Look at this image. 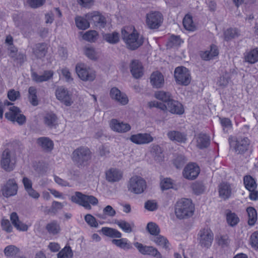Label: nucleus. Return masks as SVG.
<instances>
[{"mask_svg": "<svg viewBox=\"0 0 258 258\" xmlns=\"http://www.w3.org/2000/svg\"><path fill=\"white\" fill-rule=\"evenodd\" d=\"M19 252V249L14 245H10L5 247L4 250L7 257H12L16 255Z\"/></svg>", "mask_w": 258, "mask_h": 258, "instance_id": "nucleus-51", "label": "nucleus"}, {"mask_svg": "<svg viewBox=\"0 0 258 258\" xmlns=\"http://www.w3.org/2000/svg\"><path fill=\"white\" fill-rule=\"evenodd\" d=\"M103 38L106 42L110 44H114L118 42L119 35L118 33L113 32L111 33H105L103 34Z\"/></svg>", "mask_w": 258, "mask_h": 258, "instance_id": "nucleus-40", "label": "nucleus"}, {"mask_svg": "<svg viewBox=\"0 0 258 258\" xmlns=\"http://www.w3.org/2000/svg\"><path fill=\"white\" fill-rule=\"evenodd\" d=\"M151 153L154 159L158 162L162 161L164 155L161 148L157 145H153L151 150Z\"/></svg>", "mask_w": 258, "mask_h": 258, "instance_id": "nucleus-35", "label": "nucleus"}, {"mask_svg": "<svg viewBox=\"0 0 258 258\" xmlns=\"http://www.w3.org/2000/svg\"><path fill=\"white\" fill-rule=\"evenodd\" d=\"M240 35V31L236 28H229L224 32L225 40H229L238 37Z\"/></svg>", "mask_w": 258, "mask_h": 258, "instance_id": "nucleus-47", "label": "nucleus"}, {"mask_svg": "<svg viewBox=\"0 0 258 258\" xmlns=\"http://www.w3.org/2000/svg\"><path fill=\"white\" fill-rule=\"evenodd\" d=\"M167 136L170 141L175 142L185 143L187 140L186 135L178 131H170L167 133Z\"/></svg>", "mask_w": 258, "mask_h": 258, "instance_id": "nucleus-23", "label": "nucleus"}, {"mask_svg": "<svg viewBox=\"0 0 258 258\" xmlns=\"http://www.w3.org/2000/svg\"><path fill=\"white\" fill-rule=\"evenodd\" d=\"M111 242L112 244L124 250H128L133 247L132 244L128 242L125 238L113 239L111 240Z\"/></svg>", "mask_w": 258, "mask_h": 258, "instance_id": "nucleus-38", "label": "nucleus"}, {"mask_svg": "<svg viewBox=\"0 0 258 258\" xmlns=\"http://www.w3.org/2000/svg\"><path fill=\"white\" fill-rule=\"evenodd\" d=\"M91 158V152L85 147L77 148L72 154V161L79 167L84 166Z\"/></svg>", "mask_w": 258, "mask_h": 258, "instance_id": "nucleus-2", "label": "nucleus"}, {"mask_svg": "<svg viewBox=\"0 0 258 258\" xmlns=\"http://www.w3.org/2000/svg\"><path fill=\"white\" fill-rule=\"evenodd\" d=\"M173 183L170 178H165L163 179L161 183L160 186L161 189L164 190H167L172 187Z\"/></svg>", "mask_w": 258, "mask_h": 258, "instance_id": "nucleus-59", "label": "nucleus"}, {"mask_svg": "<svg viewBox=\"0 0 258 258\" xmlns=\"http://www.w3.org/2000/svg\"><path fill=\"white\" fill-rule=\"evenodd\" d=\"M46 229L50 234L55 235L59 232L60 226L56 221H53L47 224Z\"/></svg>", "mask_w": 258, "mask_h": 258, "instance_id": "nucleus-48", "label": "nucleus"}, {"mask_svg": "<svg viewBox=\"0 0 258 258\" xmlns=\"http://www.w3.org/2000/svg\"><path fill=\"white\" fill-rule=\"evenodd\" d=\"M109 125L112 131L118 133H125L131 130V126L128 123L115 118L109 121Z\"/></svg>", "mask_w": 258, "mask_h": 258, "instance_id": "nucleus-17", "label": "nucleus"}, {"mask_svg": "<svg viewBox=\"0 0 258 258\" xmlns=\"http://www.w3.org/2000/svg\"><path fill=\"white\" fill-rule=\"evenodd\" d=\"M185 158L181 155L177 156L174 161V164L177 168H180L185 164Z\"/></svg>", "mask_w": 258, "mask_h": 258, "instance_id": "nucleus-63", "label": "nucleus"}, {"mask_svg": "<svg viewBox=\"0 0 258 258\" xmlns=\"http://www.w3.org/2000/svg\"><path fill=\"white\" fill-rule=\"evenodd\" d=\"M18 186L14 179H9L2 188L3 195L8 198L15 196L18 192Z\"/></svg>", "mask_w": 258, "mask_h": 258, "instance_id": "nucleus-18", "label": "nucleus"}, {"mask_svg": "<svg viewBox=\"0 0 258 258\" xmlns=\"http://www.w3.org/2000/svg\"><path fill=\"white\" fill-rule=\"evenodd\" d=\"M130 70L133 76L136 79L141 78L144 74L142 63L138 60H133L130 64Z\"/></svg>", "mask_w": 258, "mask_h": 258, "instance_id": "nucleus-24", "label": "nucleus"}, {"mask_svg": "<svg viewBox=\"0 0 258 258\" xmlns=\"http://www.w3.org/2000/svg\"><path fill=\"white\" fill-rule=\"evenodd\" d=\"M122 37L127 47L132 50H135L141 46L144 42V38L136 30L129 34L126 30H122Z\"/></svg>", "mask_w": 258, "mask_h": 258, "instance_id": "nucleus-4", "label": "nucleus"}, {"mask_svg": "<svg viewBox=\"0 0 258 258\" xmlns=\"http://www.w3.org/2000/svg\"><path fill=\"white\" fill-rule=\"evenodd\" d=\"M146 228L151 235L156 236L160 233V228H159L158 226L155 223H149L147 224Z\"/></svg>", "mask_w": 258, "mask_h": 258, "instance_id": "nucleus-54", "label": "nucleus"}, {"mask_svg": "<svg viewBox=\"0 0 258 258\" xmlns=\"http://www.w3.org/2000/svg\"><path fill=\"white\" fill-rule=\"evenodd\" d=\"M174 78L178 85L187 86L191 81L189 71L184 67H177L174 71Z\"/></svg>", "mask_w": 258, "mask_h": 258, "instance_id": "nucleus-8", "label": "nucleus"}, {"mask_svg": "<svg viewBox=\"0 0 258 258\" xmlns=\"http://www.w3.org/2000/svg\"><path fill=\"white\" fill-rule=\"evenodd\" d=\"M130 140L132 142L137 145H144L152 142L154 138L150 134L139 133L132 135Z\"/></svg>", "mask_w": 258, "mask_h": 258, "instance_id": "nucleus-19", "label": "nucleus"}, {"mask_svg": "<svg viewBox=\"0 0 258 258\" xmlns=\"http://www.w3.org/2000/svg\"><path fill=\"white\" fill-rule=\"evenodd\" d=\"M198 235V240L201 246L208 248L213 240L214 235L212 231L208 228L204 229L199 232Z\"/></svg>", "mask_w": 258, "mask_h": 258, "instance_id": "nucleus-11", "label": "nucleus"}, {"mask_svg": "<svg viewBox=\"0 0 258 258\" xmlns=\"http://www.w3.org/2000/svg\"><path fill=\"white\" fill-rule=\"evenodd\" d=\"M229 79L228 74L226 73L225 75L219 78L217 84L221 87H225L228 85L229 83Z\"/></svg>", "mask_w": 258, "mask_h": 258, "instance_id": "nucleus-61", "label": "nucleus"}, {"mask_svg": "<svg viewBox=\"0 0 258 258\" xmlns=\"http://www.w3.org/2000/svg\"><path fill=\"white\" fill-rule=\"evenodd\" d=\"M225 214L226 221L229 225L233 227L238 224L239 219L235 213L232 212L229 210H227L225 211Z\"/></svg>", "mask_w": 258, "mask_h": 258, "instance_id": "nucleus-37", "label": "nucleus"}, {"mask_svg": "<svg viewBox=\"0 0 258 258\" xmlns=\"http://www.w3.org/2000/svg\"><path fill=\"white\" fill-rule=\"evenodd\" d=\"M76 71L79 77L84 81H93L96 78L95 72L84 63H78Z\"/></svg>", "mask_w": 258, "mask_h": 258, "instance_id": "nucleus-7", "label": "nucleus"}, {"mask_svg": "<svg viewBox=\"0 0 258 258\" xmlns=\"http://www.w3.org/2000/svg\"><path fill=\"white\" fill-rule=\"evenodd\" d=\"M243 181L245 187L247 190H253V189H256V182L251 176L249 175L244 176Z\"/></svg>", "mask_w": 258, "mask_h": 258, "instance_id": "nucleus-44", "label": "nucleus"}, {"mask_svg": "<svg viewBox=\"0 0 258 258\" xmlns=\"http://www.w3.org/2000/svg\"><path fill=\"white\" fill-rule=\"evenodd\" d=\"M109 94L111 99L120 105L124 106L128 103L129 100L126 94L116 87L112 88Z\"/></svg>", "mask_w": 258, "mask_h": 258, "instance_id": "nucleus-15", "label": "nucleus"}, {"mask_svg": "<svg viewBox=\"0 0 258 258\" xmlns=\"http://www.w3.org/2000/svg\"><path fill=\"white\" fill-rule=\"evenodd\" d=\"M5 116L8 120L16 121L20 125L24 124L26 120L25 116L21 113L20 109L14 106L9 107V111L5 113Z\"/></svg>", "mask_w": 258, "mask_h": 258, "instance_id": "nucleus-9", "label": "nucleus"}, {"mask_svg": "<svg viewBox=\"0 0 258 258\" xmlns=\"http://www.w3.org/2000/svg\"><path fill=\"white\" fill-rule=\"evenodd\" d=\"M10 219L14 226L19 231H26L28 229V226L21 222L19 216L16 212H13L10 216Z\"/></svg>", "mask_w": 258, "mask_h": 258, "instance_id": "nucleus-29", "label": "nucleus"}, {"mask_svg": "<svg viewBox=\"0 0 258 258\" xmlns=\"http://www.w3.org/2000/svg\"><path fill=\"white\" fill-rule=\"evenodd\" d=\"M70 199L73 203L81 206L87 210L91 209L90 204L95 206L98 203V200L96 197L84 195L79 191H76L74 195L71 196Z\"/></svg>", "mask_w": 258, "mask_h": 258, "instance_id": "nucleus-3", "label": "nucleus"}, {"mask_svg": "<svg viewBox=\"0 0 258 258\" xmlns=\"http://www.w3.org/2000/svg\"><path fill=\"white\" fill-rule=\"evenodd\" d=\"M118 227L126 233H131L135 225L133 223H129L124 220H117L115 222Z\"/></svg>", "mask_w": 258, "mask_h": 258, "instance_id": "nucleus-39", "label": "nucleus"}, {"mask_svg": "<svg viewBox=\"0 0 258 258\" xmlns=\"http://www.w3.org/2000/svg\"><path fill=\"white\" fill-rule=\"evenodd\" d=\"M85 55L91 59H97V54L95 49L92 47H86L84 48Z\"/></svg>", "mask_w": 258, "mask_h": 258, "instance_id": "nucleus-55", "label": "nucleus"}, {"mask_svg": "<svg viewBox=\"0 0 258 258\" xmlns=\"http://www.w3.org/2000/svg\"><path fill=\"white\" fill-rule=\"evenodd\" d=\"M154 96L156 99L163 102V104H166L167 102L171 99V94L169 92H166L163 91L155 92Z\"/></svg>", "mask_w": 258, "mask_h": 258, "instance_id": "nucleus-42", "label": "nucleus"}, {"mask_svg": "<svg viewBox=\"0 0 258 258\" xmlns=\"http://www.w3.org/2000/svg\"><path fill=\"white\" fill-rule=\"evenodd\" d=\"M164 105L166 108L164 109V111L169 112L172 114L176 115H181L184 112L182 104L179 101L172 98Z\"/></svg>", "mask_w": 258, "mask_h": 258, "instance_id": "nucleus-16", "label": "nucleus"}, {"mask_svg": "<svg viewBox=\"0 0 258 258\" xmlns=\"http://www.w3.org/2000/svg\"><path fill=\"white\" fill-rule=\"evenodd\" d=\"M85 17L90 23H93L96 26L104 27L106 24L105 18L97 12L88 13Z\"/></svg>", "mask_w": 258, "mask_h": 258, "instance_id": "nucleus-21", "label": "nucleus"}, {"mask_svg": "<svg viewBox=\"0 0 258 258\" xmlns=\"http://www.w3.org/2000/svg\"><path fill=\"white\" fill-rule=\"evenodd\" d=\"M43 122L49 128H56L58 125V118L53 113L46 114L43 118Z\"/></svg>", "mask_w": 258, "mask_h": 258, "instance_id": "nucleus-30", "label": "nucleus"}, {"mask_svg": "<svg viewBox=\"0 0 258 258\" xmlns=\"http://www.w3.org/2000/svg\"><path fill=\"white\" fill-rule=\"evenodd\" d=\"M98 34L95 30H90L86 32L83 36V38L89 42H94L98 38Z\"/></svg>", "mask_w": 258, "mask_h": 258, "instance_id": "nucleus-50", "label": "nucleus"}, {"mask_svg": "<svg viewBox=\"0 0 258 258\" xmlns=\"http://www.w3.org/2000/svg\"><path fill=\"white\" fill-rule=\"evenodd\" d=\"M196 140L197 146L200 149L207 148L210 144V138L205 134H198L196 137Z\"/></svg>", "mask_w": 258, "mask_h": 258, "instance_id": "nucleus-33", "label": "nucleus"}, {"mask_svg": "<svg viewBox=\"0 0 258 258\" xmlns=\"http://www.w3.org/2000/svg\"><path fill=\"white\" fill-rule=\"evenodd\" d=\"M184 28L188 31H194L196 30V26L194 24L192 18L189 15H186L183 19Z\"/></svg>", "mask_w": 258, "mask_h": 258, "instance_id": "nucleus-41", "label": "nucleus"}, {"mask_svg": "<svg viewBox=\"0 0 258 258\" xmlns=\"http://www.w3.org/2000/svg\"><path fill=\"white\" fill-rule=\"evenodd\" d=\"M57 255V258H72L73 253L70 247H65Z\"/></svg>", "mask_w": 258, "mask_h": 258, "instance_id": "nucleus-52", "label": "nucleus"}, {"mask_svg": "<svg viewBox=\"0 0 258 258\" xmlns=\"http://www.w3.org/2000/svg\"><path fill=\"white\" fill-rule=\"evenodd\" d=\"M29 100L33 106H36L38 104V100L37 97L36 89L33 87H30L28 90Z\"/></svg>", "mask_w": 258, "mask_h": 258, "instance_id": "nucleus-49", "label": "nucleus"}, {"mask_svg": "<svg viewBox=\"0 0 258 258\" xmlns=\"http://www.w3.org/2000/svg\"><path fill=\"white\" fill-rule=\"evenodd\" d=\"M146 186V182L142 177L135 175L130 179L127 188L131 192L140 194L144 192Z\"/></svg>", "mask_w": 258, "mask_h": 258, "instance_id": "nucleus-6", "label": "nucleus"}, {"mask_svg": "<svg viewBox=\"0 0 258 258\" xmlns=\"http://www.w3.org/2000/svg\"><path fill=\"white\" fill-rule=\"evenodd\" d=\"M219 195L223 200H227L232 195V188L230 184L227 183H222L218 188Z\"/></svg>", "mask_w": 258, "mask_h": 258, "instance_id": "nucleus-27", "label": "nucleus"}, {"mask_svg": "<svg viewBox=\"0 0 258 258\" xmlns=\"http://www.w3.org/2000/svg\"><path fill=\"white\" fill-rule=\"evenodd\" d=\"M250 143V140L248 138L242 137L230 142V146L234 148L236 153L243 154L248 150Z\"/></svg>", "mask_w": 258, "mask_h": 258, "instance_id": "nucleus-13", "label": "nucleus"}, {"mask_svg": "<svg viewBox=\"0 0 258 258\" xmlns=\"http://www.w3.org/2000/svg\"><path fill=\"white\" fill-rule=\"evenodd\" d=\"M153 241L158 245L162 246L165 249L169 248V243L168 240L163 236L159 234L155 236L153 239Z\"/></svg>", "mask_w": 258, "mask_h": 258, "instance_id": "nucleus-46", "label": "nucleus"}, {"mask_svg": "<svg viewBox=\"0 0 258 258\" xmlns=\"http://www.w3.org/2000/svg\"><path fill=\"white\" fill-rule=\"evenodd\" d=\"M244 60L249 63H254L258 61V48H256L244 54Z\"/></svg>", "mask_w": 258, "mask_h": 258, "instance_id": "nucleus-34", "label": "nucleus"}, {"mask_svg": "<svg viewBox=\"0 0 258 258\" xmlns=\"http://www.w3.org/2000/svg\"><path fill=\"white\" fill-rule=\"evenodd\" d=\"M150 82L153 87L161 88L164 84V77L161 73L158 71L153 72L150 77Z\"/></svg>", "mask_w": 258, "mask_h": 258, "instance_id": "nucleus-26", "label": "nucleus"}, {"mask_svg": "<svg viewBox=\"0 0 258 258\" xmlns=\"http://www.w3.org/2000/svg\"><path fill=\"white\" fill-rule=\"evenodd\" d=\"M101 231L102 233L106 236L111 238H121L122 234L121 233L115 229H113L109 227H103L102 228Z\"/></svg>", "mask_w": 258, "mask_h": 258, "instance_id": "nucleus-36", "label": "nucleus"}, {"mask_svg": "<svg viewBox=\"0 0 258 258\" xmlns=\"http://www.w3.org/2000/svg\"><path fill=\"white\" fill-rule=\"evenodd\" d=\"M77 27L81 30H85L90 26V22L86 17L85 18L79 17L76 18Z\"/></svg>", "mask_w": 258, "mask_h": 258, "instance_id": "nucleus-45", "label": "nucleus"}, {"mask_svg": "<svg viewBox=\"0 0 258 258\" xmlns=\"http://www.w3.org/2000/svg\"><path fill=\"white\" fill-rule=\"evenodd\" d=\"M20 96L19 91L11 89L8 92V97L11 101H14L18 99Z\"/></svg>", "mask_w": 258, "mask_h": 258, "instance_id": "nucleus-62", "label": "nucleus"}, {"mask_svg": "<svg viewBox=\"0 0 258 258\" xmlns=\"http://www.w3.org/2000/svg\"><path fill=\"white\" fill-rule=\"evenodd\" d=\"M194 211V205L188 199H181L175 205V215L179 219H187L191 217Z\"/></svg>", "mask_w": 258, "mask_h": 258, "instance_id": "nucleus-1", "label": "nucleus"}, {"mask_svg": "<svg viewBox=\"0 0 258 258\" xmlns=\"http://www.w3.org/2000/svg\"><path fill=\"white\" fill-rule=\"evenodd\" d=\"M134 245L142 254L149 255L155 258H163L161 253L153 246L144 245L138 242L134 243Z\"/></svg>", "mask_w": 258, "mask_h": 258, "instance_id": "nucleus-14", "label": "nucleus"}, {"mask_svg": "<svg viewBox=\"0 0 258 258\" xmlns=\"http://www.w3.org/2000/svg\"><path fill=\"white\" fill-rule=\"evenodd\" d=\"M53 75L52 71H45L43 75H38L36 73H33L32 77L34 81L37 83L45 82L50 79Z\"/></svg>", "mask_w": 258, "mask_h": 258, "instance_id": "nucleus-32", "label": "nucleus"}, {"mask_svg": "<svg viewBox=\"0 0 258 258\" xmlns=\"http://www.w3.org/2000/svg\"><path fill=\"white\" fill-rule=\"evenodd\" d=\"M55 94L56 99L66 106H70L73 103L72 94L64 87H58Z\"/></svg>", "mask_w": 258, "mask_h": 258, "instance_id": "nucleus-10", "label": "nucleus"}, {"mask_svg": "<svg viewBox=\"0 0 258 258\" xmlns=\"http://www.w3.org/2000/svg\"><path fill=\"white\" fill-rule=\"evenodd\" d=\"M37 143L45 152H49L53 149V141L48 137L39 138Z\"/></svg>", "mask_w": 258, "mask_h": 258, "instance_id": "nucleus-28", "label": "nucleus"}, {"mask_svg": "<svg viewBox=\"0 0 258 258\" xmlns=\"http://www.w3.org/2000/svg\"><path fill=\"white\" fill-rule=\"evenodd\" d=\"M162 22V15L158 12H151L146 15V22L148 27L151 29H157Z\"/></svg>", "mask_w": 258, "mask_h": 258, "instance_id": "nucleus-12", "label": "nucleus"}, {"mask_svg": "<svg viewBox=\"0 0 258 258\" xmlns=\"http://www.w3.org/2000/svg\"><path fill=\"white\" fill-rule=\"evenodd\" d=\"M48 47L45 43L36 44L32 48V52L37 58L41 59L45 57L47 52Z\"/></svg>", "mask_w": 258, "mask_h": 258, "instance_id": "nucleus-25", "label": "nucleus"}, {"mask_svg": "<svg viewBox=\"0 0 258 258\" xmlns=\"http://www.w3.org/2000/svg\"><path fill=\"white\" fill-rule=\"evenodd\" d=\"M192 189L196 195L202 194L205 189V186L201 183L195 182L191 185Z\"/></svg>", "mask_w": 258, "mask_h": 258, "instance_id": "nucleus-56", "label": "nucleus"}, {"mask_svg": "<svg viewBox=\"0 0 258 258\" xmlns=\"http://www.w3.org/2000/svg\"><path fill=\"white\" fill-rule=\"evenodd\" d=\"M219 54V50L217 47L215 45L211 46L210 50H206L201 54L203 59L209 60L213 59Z\"/></svg>", "mask_w": 258, "mask_h": 258, "instance_id": "nucleus-31", "label": "nucleus"}, {"mask_svg": "<svg viewBox=\"0 0 258 258\" xmlns=\"http://www.w3.org/2000/svg\"><path fill=\"white\" fill-rule=\"evenodd\" d=\"M66 205V202L60 203L57 201H53L50 209V211L53 213H56L58 210H61Z\"/></svg>", "mask_w": 258, "mask_h": 258, "instance_id": "nucleus-58", "label": "nucleus"}, {"mask_svg": "<svg viewBox=\"0 0 258 258\" xmlns=\"http://www.w3.org/2000/svg\"><path fill=\"white\" fill-rule=\"evenodd\" d=\"M246 211L248 216V224L250 226H253L257 220V213L255 209L252 207L247 208Z\"/></svg>", "mask_w": 258, "mask_h": 258, "instance_id": "nucleus-43", "label": "nucleus"}, {"mask_svg": "<svg viewBox=\"0 0 258 258\" xmlns=\"http://www.w3.org/2000/svg\"><path fill=\"white\" fill-rule=\"evenodd\" d=\"M106 179L110 183L119 182L123 177V172L116 168H110L105 172Z\"/></svg>", "mask_w": 258, "mask_h": 258, "instance_id": "nucleus-20", "label": "nucleus"}, {"mask_svg": "<svg viewBox=\"0 0 258 258\" xmlns=\"http://www.w3.org/2000/svg\"><path fill=\"white\" fill-rule=\"evenodd\" d=\"M182 40L178 36L172 35L170 38L168 42V45L169 47L177 46L181 44Z\"/></svg>", "mask_w": 258, "mask_h": 258, "instance_id": "nucleus-57", "label": "nucleus"}, {"mask_svg": "<svg viewBox=\"0 0 258 258\" xmlns=\"http://www.w3.org/2000/svg\"><path fill=\"white\" fill-rule=\"evenodd\" d=\"M16 163L14 153L9 149L5 150L2 155L1 164L6 171L10 172L14 170Z\"/></svg>", "mask_w": 258, "mask_h": 258, "instance_id": "nucleus-5", "label": "nucleus"}, {"mask_svg": "<svg viewBox=\"0 0 258 258\" xmlns=\"http://www.w3.org/2000/svg\"><path fill=\"white\" fill-rule=\"evenodd\" d=\"M200 171V168L196 164H188L183 170V175L186 179L192 180L198 176Z\"/></svg>", "mask_w": 258, "mask_h": 258, "instance_id": "nucleus-22", "label": "nucleus"}, {"mask_svg": "<svg viewBox=\"0 0 258 258\" xmlns=\"http://www.w3.org/2000/svg\"><path fill=\"white\" fill-rule=\"evenodd\" d=\"M250 243L252 247L258 249V231H255L251 235Z\"/></svg>", "mask_w": 258, "mask_h": 258, "instance_id": "nucleus-60", "label": "nucleus"}, {"mask_svg": "<svg viewBox=\"0 0 258 258\" xmlns=\"http://www.w3.org/2000/svg\"><path fill=\"white\" fill-rule=\"evenodd\" d=\"M84 220L87 224L91 227L97 228L98 223L96 218L92 215L88 214L84 217Z\"/></svg>", "mask_w": 258, "mask_h": 258, "instance_id": "nucleus-53", "label": "nucleus"}, {"mask_svg": "<svg viewBox=\"0 0 258 258\" xmlns=\"http://www.w3.org/2000/svg\"><path fill=\"white\" fill-rule=\"evenodd\" d=\"M45 0H28V5L32 8H37L42 6Z\"/></svg>", "mask_w": 258, "mask_h": 258, "instance_id": "nucleus-64", "label": "nucleus"}]
</instances>
